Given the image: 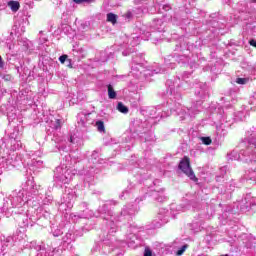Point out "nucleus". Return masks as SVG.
I'll list each match as a JSON object with an SVG mask.
<instances>
[{"instance_id":"29","label":"nucleus","mask_w":256,"mask_h":256,"mask_svg":"<svg viewBox=\"0 0 256 256\" xmlns=\"http://www.w3.org/2000/svg\"><path fill=\"white\" fill-rule=\"evenodd\" d=\"M249 45H251V47H255L256 48V40L252 39L249 41Z\"/></svg>"},{"instance_id":"8","label":"nucleus","mask_w":256,"mask_h":256,"mask_svg":"<svg viewBox=\"0 0 256 256\" xmlns=\"http://www.w3.org/2000/svg\"><path fill=\"white\" fill-rule=\"evenodd\" d=\"M70 143H72V145H75L76 147H81L83 145V138L77 134H73L70 137Z\"/></svg>"},{"instance_id":"18","label":"nucleus","mask_w":256,"mask_h":256,"mask_svg":"<svg viewBox=\"0 0 256 256\" xmlns=\"http://www.w3.org/2000/svg\"><path fill=\"white\" fill-rule=\"evenodd\" d=\"M30 167H41L43 165V161L41 160H35V158L32 159L31 163H28Z\"/></svg>"},{"instance_id":"25","label":"nucleus","mask_w":256,"mask_h":256,"mask_svg":"<svg viewBox=\"0 0 256 256\" xmlns=\"http://www.w3.org/2000/svg\"><path fill=\"white\" fill-rule=\"evenodd\" d=\"M144 256H153V251L149 247H146L144 250Z\"/></svg>"},{"instance_id":"2","label":"nucleus","mask_w":256,"mask_h":256,"mask_svg":"<svg viewBox=\"0 0 256 256\" xmlns=\"http://www.w3.org/2000/svg\"><path fill=\"white\" fill-rule=\"evenodd\" d=\"M178 168L180 169V171H182V173H184V175L189 177L191 181H194L195 183L199 181V178H197V176H195V172H193V168H191V160L188 156H184L182 158L178 165Z\"/></svg>"},{"instance_id":"17","label":"nucleus","mask_w":256,"mask_h":256,"mask_svg":"<svg viewBox=\"0 0 256 256\" xmlns=\"http://www.w3.org/2000/svg\"><path fill=\"white\" fill-rule=\"evenodd\" d=\"M62 124H63V120L55 119V121H52L51 127L52 129H61Z\"/></svg>"},{"instance_id":"10","label":"nucleus","mask_w":256,"mask_h":256,"mask_svg":"<svg viewBox=\"0 0 256 256\" xmlns=\"http://www.w3.org/2000/svg\"><path fill=\"white\" fill-rule=\"evenodd\" d=\"M62 167H63V169H64V175H65V177H69V175H72V178H73V176L75 175V173H77V170H71V169H69L68 167H69V163H66V164H63L62 165Z\"/></svg>"},{"instance_id":"21","label":"nucleus","mask_w":256,"mask_h":256,"mask_svg":"<svg viewBox=\"0 0 256 256\" xmlns=\"http://www.w3.org/2000/svg\"><path fill=\"white\" fill-rule=\"evenodd\" d=\"M189 245H183L177 252L176 255L180 256L183 255L185 253V251H187Z\"/></svg>"},{"instance_id":"26","label":"nucleus","mask_w":256,"mask_h":256,"mask_svg":"<svg viewBox=\"0 0 256 256\" xmlns=\"http://www.w3.org/2000/svg\"><path fill=\"white\" fill-rule=\"evenodd\" d=\"M73 1L74 3L79 4V3H91L93 0H73Z\"/></svg>"},{"instance_id":"7","label":"nucleus","mask_w":256,"mask_h":256,"mask_svg":"<svg viewBox=\"0 0 256 256\" xmlns=\"http://www.w3.org/2000/svg\"><path fill=\"white\" fill-rule=\"evenodd\" d=\"M19 139H21L20 133H19V128L15 127L9 135V141H10V143H15V142L19 141Z\"/></svg>"},{"instance_id":"9","label":"nucleus","mask_w":256,"mask_h":256,"mask_svg":"<svg viewBox=\"0 0 256 256\" xmlns=\"http://www.w3.org/2000/svg\"><path fill=\"white\" fill-rule=\"evenodd\" d=\"M87 214H85V212L80 213V214H75L72 213L70 214V219L74 222L77 223V221H79V219H87Z\"/></svg>"},{"instance_id":"11","label":"nucleus","mask_w":256,"mask_h":256,"mask_svg":"<svg viewBox=\"0 0 256 256\" xmlns=\"http://www.w3.org/2000/svg\"><path fill=\"white\" fill-rule=\"evenodd\" d=\"M55 253H59V249L55 248L51 253H48L45 249H40L37 256H55Z\"/></svg>"},{"instance_id":"20","label":"nucleus","mask_w":256,"mask_h":256,"mask_svg":"<svg viewBox=\"0 0 256 256\" xmlns=\"http://www.w3.org/2000/svg\"><path fill=\"white\" fill-rule=\"evenodd\" d=\"M72 239H73V234H71V233H67V234L63 237L64 243H71Z\"/></svg>"},{"instance_id":"13","label":"nucleus","mask_w":256,"mask_h":256,"mask_svg":"<svg viewBox=\"0 0 256 256\" xmlns=\"http://www.w3.org/2000/svg\"><path fill=\"white\" fill-rule=\"evenodd\" d=\"M108 97L109 99L117 98V92H115V89H113V86L111 84L108 85Z\"/></svg>"},{"instance_id":"5","label":"nucleus","mask_w":256,"mask_h":256,"mask_svg":"<svg viewBox=\"0 0 256 256\" xmlns=\"http://www.w3.org/2000/svg\"><path fill=\"white\" fill-rule=\"evenodd\" d=\"M76 195L74 191L68 192L63 197V202L60 204V211H67L73 209V203H75Z\"/></svg>"},{"instance_id":"16","label":"nucleus","mask_w":256,"mask_h":256,"mask_svg":"<svg viewBox=\"0 0 256 256\" xmlns=\"http://www.w3.org/2000/svg\"><path fill=\"white\" fill-rule=\"evenodd\" d=\"M11 151H17L21 149V140H16L14 143H10Z\"/></svg>"},{"instance_id":"31","label":"nucleus","mask_w":256,"mask_h":256,"mask_svg":"<svg viewBox=\"0 0 256 256\" xmlns=\"http://www.w3.org/2000/svg\"><path fill=\"white\" fill-rule=\"evenodd\" d=\"M66 159H71V156H66Z\"/></svg>"},{"instance_id":"15","label":"nucleus","mask_w":256,"mask_h":256,"mask_svg":"<svg viewBox=\"0 0 256 256\" xmlns=\"http://www.w3.org/2000/svg\"><path fill=\"white\" fill-rule=\"evenodd\" d=\"M117 110H118L120 113H124V114L129 113V108H127V106H125V104H123V102H119V103H118V105H117Z\"/></svg>"},{"instance_id":"30","label":"nucleus","mask_w":256,"mask_h":256,"mask_svg":"<svg viewBox=\"0 0 256 256\" xmlns=\"http://www.w3.org/2000/svg\"><path fill=\"white\" fill-rule=\"evenodd\" d=\"M126 15L127 17H131V12H128Z\"/></svg>"},{"instance_id":"14","label":"nucleus","mask_w":256,"mask_h":256,"mask_svg":"<svg viewBox=\"0 0 256 256\" xmlns=\"http://www.w3.org/2000/svg\"><path fill=\"white\" fill-rule=\"evenodd\" d=\"M107 21L108 23H112V25H116L117 23V15L114 13L107 14Z\"/></svg>"},{"instance_id":"28","label":"nucleus","mask_w":256,"mask_h":256,"mask_svg":"<svg viewBox=\"0 0 256 256\" xmlns=\"http://www.w3.org/2000/svg\"><path fill=\"white\" fill-rule=\"evenodd\" d=\"M0 69H5V61H3V58L0 56Z\"/></svg>"},{"instance_id":"19","label":"nucleus","mask_w":256,"mask_h":256,"mask_svg":"<svg viewBox=\"0 0 256 256\" xmlns=\"http://www.w3.org/2000/svg\"><path fill=\"white\" fill-rule=\"evenodd\" d=\"M97 129L100 133H105V124L103 121H97Z\"/></svg>"},{"instance_id":"24","label":"nucleus","mask_w":256,"mask_h":256,"mask_svg":"<svg viewBox=\"0 0 256 256\" xmlns=\"http://www.w3.org/2000/svg\"><path fill=\"white\" fill-rule=\"evenodd\" d=\"M52 233L54 237H60V235H63V231H61V229H56Z\"/></svg>"},{"instance_id":"3","label":"nucleus","mask_w":256,"mask_h":256,"mask_svg":"<svg viewBox=\"0 0 256 256\" xmlns=\"http://www.w3.org/2000/svg\"><path fill=\"white\" fill-rule=\"evenodd\" d=\"M21 161H23L21 157H19L17 153L13 152L12 154L8 155L7 158H0V167L2 169L11 170L13 167H18Z\"/></svg>"},{"instance_id":"4","label":"nucleus","mask_w":256,"mask_h":256,"mask_svg":"<svg viewBox=\"0 0 256 256\" xmlns=\"http://www.w3.org/2000/svg\"><path fill=\"white\" fill-rule=\"evenodd\" d=\"M78 127H85V123L88 125H94L97 127V112H87L78 114Z\"/></svg>"},{"instance_id":"12","label":"nucleus","mask_w":256,"mask_h":256,"mask_svg":"<svg viewBox=\"0 0 256 256\" xmlns=\"http://www.w3.org/2000/svg\"><path fill=\"white\" fill-rule=\"evenodd\" d=\"M8 7H10L11 11H13L14 13H16V11H19V2L17 1H10L8 2Z\"/></svg>"},{"instance_id":"1","label":"nucleus","mask_w":256,"mask_h":256,"mask_svg":"<svg viewBox=\"0 0 256 256\" xmlns=\"http://www.w3.org/2000/svg\"><path fill=\"white\" fill-rule=\"evenodd\" d=\"M26 185V189L15 190L5 198L3 207L0 208V215L12 216L18 227L22 229L29 227L39 209V202L31 200V195L34 197L39 195L41 189V186H37L33 180H28Z\"/></svg>"},{"instance_id":"6","label":"nucleus","mask_w":256,"mask_h":256,"mask_svg":"<svg viewBox=\"0 0 256 256\" xmlns=\"http://www.w3.org/2000/svg\"><path fill=\"white\" fill-rule=\"evenodd\" d=\"M54 177L57 181H60V183H64V185H67V183H69L73 179V174H68V176L66 177L63 166H59L55 169Z\"/></svg>"},{"instance_id":"22","label":"nucleus","mask_w":256,"mask_h":256,"mask_svg":"<svg viewBox=\"0 0 256 256\" xmlns=\"http://www.w3.org/2000/svg\"><path fill=\"white\" fill-rule=\"evenodd\" d=\"M201 141L204 145H211V143H213V140H211V137H202Z\"/></svg>"},{"instance_id":"27","label":"nucleus","mask_w":256,"mask_h":256,"mask_svg":"<svg viewBox=\"0 0 256 256\" xmlns=\"http://www.w3.org/2000/svg\"><path fill=\"white\" fill-rule=\"evenodd\" d=\"M60 63H65L67 61V55H62L59 57Z\"/></svg>"},{"instance_id":"23","label":"nucleus","mask_w":256,"mask_h":256,"mask_svg":"<svg viewBox=\"0 0 256 256\" xmlns=\"http://www.w3.org/2000/svg\"><path fill=\"white\" fill-rule=\"evenodd\" d=\"M249 81V79L247 78H237L236 79V83L238 85H246V83Z\"/></svg>"}]
</instances>
